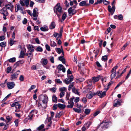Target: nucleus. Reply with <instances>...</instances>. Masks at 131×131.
I'll use <instances>...</instances> for the list:
<instances>
[{
	"label": "nucleus",
	"mask_w": 131,
	"mask_h": 131,
	"mask_svg": "<svg viewBox=\"0 0 131 131\" xmlns=\"http://www.w3.org/2000/svg\"><path fill=\"white\" fill-rule=\"evenodd\" d=\"M60 4L57 3L54 8V12L56 13L59 17L60 16L61 13L62 11V8L60 6Z\"/></svg>",
	"instance_id": "nucleus-1"
},
{
	"label": "nucleus",
	"mask_w": 131,
	"mask_h": 131,
	"mask_svg": "<svg viewBox=\"0 0 131 131\" xmlns=\"http://www.w3.org/2000/svg\"><path fill=\"white\" fill-rule=\"evenodd\" d=\"M0 13L3 15V18L4 20L7 19L6 17L9 15V13L7 10V8L4 7L0 10Z\"/></svg>",
	"instance_id": "nucleus-2"
},
{
	"label": "nucleus",
	"mask_w": 131,
	"mask_h": 131,
	"mask_svg": "<svg viewBox=\"0 0 131 131\" xmlns=\"http://www.w3.org/2000/svg\"><path fill=\"white\" fill-rule=\"evenodd\" d=\"M112 7L110 5L108 6V11L111 13V15H113L114 12L115 10V1L114 0L112 3Z\"/></svg>",
	"instance_id": "nucleus-3"
},
{
	"label": "nucleus",
	"mask_w": 131,
	"mask_h": 131,
	"mask_svg": "<svg viewBox=\"0 0 131 131\" xmlns=\"http://www.w3.org/2000/svg\"><path fill=\"white\" fill-rule=\"evenodd\" d=\"M67 78L63 81L64 83L67 84L70 83L73 80V77L72 75H67Z\"/></svg>",
	"instance_id": "nucleus-4"
},
{
	"label": "nucleus",
	"mask_w": 131,
	"mask_h": 131,
	"mask_svg": "<svg viewBox=\"0 0 131 131\" xmlns=\"http://www.w3.org/2000/svg\"><path fill=\"white\" fill-rule=\"evenodd\" d=\"M19 10L20 12L23 14H26L24 9L23 7H21L19 4L17 5L15 9V12H17Z\"/></svg>",
	"instance_id": "nucleus-5"
},
{
	"label": "nucleus",
	"mask_w": 131,
	"mask_h": 131,
	"mask_svg": "<svg viewBox=\"0 0 131 131\" xmlns=\"http://www.w3.org/2000/svg\"><path fill=\"white\" fill-rule=\"evenodd\" d=\"M39 101H41L44 103L46 104L48 101V97L43 95H40L39 97Z\"/></svg>",
	"instance_id": "nucleus-6"
},
{
	"label": "nucleus",
	"mask_w": 131,
	"mask_h": 131,
	"mask_svg": "<svg viewBox=\"0 0 131 131\" xmlns=\"http://www.w3.org/2000/svg\"><path fill=\"white\" fill-rule=\"evenodd\" d=\"M74 98V97H73L70 99V100H69L68 102V104L67 106V108H72L73 107L74 104L73 100Z\"/></svg>",
	"instance_id": "nucleus-7"
},
{
	"label": "nucleus",
	"mask_w": 131,
	"mask_h": 131,
	"mask_svg": "<svg viewBox=\"0 0 131 131\" xmlns=\"http://www.w3.org/2000/svg\"><path fill=\"white\" fill-rule=\"evenodd\" d=\"M108 123L107 122H102L100 124V126L101 127L100 128L101 130H103L108 127Z\"/></svg>",
	"instance_id": "nucleus-8"
},
{
	"label": "nucleus",
	"mask_w": 131,
	"mask_h": 131,
	"mask_svg": "<svg viewBox=\"0 0 131 131\" xmlns=\"http://www.w3.org/2000/svg\"><path fill=\"white\" fill-rule=\"evenodd\" d=\"M96 95H97L100 97V98H102L105 96L106 95V91H105L102 92L101 91H97L96 93Z\"/></svg>",
	"instance_id": "nucleus-9"
},
{
	"label": "nucleus",
	"mask_w": 131,
	"mask_h": 131,
	"mask_svg": "<svg viewBox=\"0 0 131 131\" xmlns=\"http://www.w3.org/2000/svg\"><path fill=\"white\" fill-rule=\"evenodd\" d=\"M72 7H70L68 10L69 15L71 16L75 14L76 12V10L74 9H72Z\"/></svg>",
	"instance_id": "nucleus-10"
},
{
	"label": "nucleus",
	"mask_w": 131,
	"mask_h": 131,
	"mask_svg": "<svg viewBox=\"0 0 131 131\" xmlns=\"http://www.w3.org/2000/svg\"><path fill=\"white\" fill-rule=\"evenodd\" d=\"M96 95V93L89 92L86 95V97L89 99H91L94 96Z\"/></svg>",
	"instance_id": "nucleus-11"
},
{
	"label": "nucleus",
	"mask_w": 131,
	"mask_h": 131,
	"mask_svg": "<svg viewBox=\"0 0 131 131\" xmlns=\"http://www.w3.org/2000/svg\"><path fill=\"white\" fill-rule=\"evenodd\" d=\"M12 107H15L16 109H19L21 108V106L19 102H15L11 104Z\"/></svg>",
	"instance_id": "nucleus-12"
},
{
	"label": "nucleus",
	"mask_w": 131,
	"mask_h": 131,
	"mask_svg": "<svg viewBox=\"0 0 131 131\" xmlns=\"http://www.w3.org/2000/svg\"><path fill=\"white\" fill-rule=\"evenodd\" d=\"M92 85H88L84 89V90L83 91V93H86L89 92L92 89Z\"/></svg>",
	"instance_id": "nucleus-13"
},
{
	"label": "nucleus",
	"mask_w": 131,
	"mask_h": 131,
	"mask_svg": "<svg viewBox=\"0 0 131 131\" xmlns=\"http://www.w3.org/2000/svg\"><path fill=\"white\" fill-rule=\"evenodd\" d=\"M7 85L8 89H10L14 88L15 85V84L13 82H9L7 83Z\"/></svg>",
	"instance_id": "nucleus-14"
},
{
	"label": "nucleus",
	"mask_w": 131,
	"mask_h": 131,
	"mask_svg": "<svg viewBox=\"0 0 131 131\" xmlns=\"http://www.w3.org/2000/svg\"><path fill=\"white\" fill-rule=\"evenodd\" d=\"M18 74H19V73H16L12 74L10 76V80L12 81L14 80H16L17 78Z\"/></svg>",
	"instance_id": "nucleus-15"
},
{
	"label": "nucleus",
	"mask_w": 131,
	"mask_h": 131,
	"mask_svg": "<svg viewBox=\"0 0 131 131\" xmlns=\"http://www.w3.org/2000/svg\"><path fill=\"white\" fill-rule=\"evenodd\" d=\"M5 7L7 9H9L11 11H12V9L14 7V6L11 3H9L8 4L5 5Z\"/></svg>",
	"instance_id": "nucleus-16"
},
{
	"label": "nucleus",
	"mask_w": 131,
	"mask_h": 131,
	"mask_svg": "<svg viewBox=\"0 0 131 131\" xmlns=\"http://www.w3.org/2000/svg\"><path fill=\"white\" fill-rule=\"evenodd\" d=\"M87 1H83L79 3V5L81 6H88L90 5L89 4L87 3Z\"/></svg>",
	"instance_id": "nucleus-17"
},
{
	"label": "nucleus",
	"mask_w": 131,
	"mask_h": 131,
	"mask_svg": "<svg viewBox=\"0 0 131 131\" xmlns=\"http://www.w3.org/2000/svg\"><path fill=\"white\" fill-rule=\"evenodd\" d=\"M25 55L28 57V59L30 60L31 61V59L33 58V54L31 53H26L25 54Z\"/></svg>",
	"instance_id": "nucleus-18"
},
{
	"label": "nucleus",
	"mask_w": 131,
	"mask_h": 131,
	"mask_svg": "<svg viewBox=\"0 0 131 131\" xmlns=\"http://www.w3.org/2000/svg\"><path fill=\"white\" fill-rule=\"evenodd\" d=\"M58 69L60 70H62L63 72H65L66 71V69L62 64L59 65L57 67Z\"/></svg>",
	"instance_id": "nucleus-19"
},
{
	"label": "nucleus",
	"mask_w": 131,
	"mask_h": 131,
	"mask_svg": "<svg viewBox=\"0 0 131 131\" xmlns=\"http://www.w3.org/2000/svg\"><path fill=\"white\" fill-rule=\"evenodd\" d=\"M121 105L120 100H115L114 101L113 106L114 107H117L118 106H119Z\"/></svg>",
	"instance_id": "nucleus-20"
},
{
	"label": "nucleus",
	"mask_w": 131,
	"mask_h": 131,
	"mask_svg": "<svg viewBox=\"0 0 131 131\" xmlns=\"http://www.w3.org/2000/svg\"><path fill=\"white\" fill-rule=\"evenodd\" d=\"M38 9L37 8H35L34 9L32 15L33 17L38 16Z\"/></svg>",
	"instance_id": "nucleus-21"
},
{
	"label": "nucleus",
	"mask_w": 131,
	"mask_h": 131,
	"mask_svg": "<svg viewBox=\"0 0 131 131\" xmlns=\"http://www.w3.org/2000/svg\"><path fill=\"white\" fill-rule=\"evenodd\" d=\"M34 47L32 45H29L28 48V49L29 51L30 52V53H32L34 51Z\"/></svg>",
	"instance_id": "nucleus-22"
},
{
	"label": "nucleus",
	"mask_w": 131,
	"mask_h": 131,
	"mask_svg": "<svg viewBox=\"0 0 131 131\" xmlns=\"http://www.w3.org/2000/svg\"><path fill=\"white\" fill-rule=\"evenodd\" d=\"M35 111L34 110H32L30 113L28 115L29 119L31 120L32 118L33 117L34 115V112Z\"/></svg>",
	"instance_id": "nucleus-23"
},
{
	"label": "nucleus",
	"mask_w": 131,
	"mask_h": 131,
	"mask_svg": "<svg viewBox=\"0 0 131 131\" xmlns=\"http://www.w3.org/2000/svg\"><path fill=\"white\" fill-rule=\"evenodd\" d=\"M100 79V77L99 76H98L96 77H94L92 78V79L93 82L95 83L99 81Z\"/></svg>",
	"instance_id": "nucleus-24"
},
{
	"label": "nucleus",
	"mask_w": 131,
	"mask_h": 131,
	"mask_svg": "<svg viewBox=\"0 0 131 131\" xmlns=\"http://www.w3.org/2000/svg\"><path fill=\"white\" fill-rule=\"evenodd\" d=\"M113 83L112 82H110L108 84H106V85L104 86V90H105L106 91H107L109 88V86L111 85Z\"/></svg>",
	"instance_id": "nucleus-25"
},
{
	"label": "nucleus",
	"mask_w": 131,
	"mask_h": 131,
	"mask_svg": "<svg viewBox=\"0 0 131 131\" xmlns=\"http://www.w3.org/2000/svg\"><path fill=\"white\" fill-rule=\"evenodd\" d=\"M40 29L42 31H45L48 30V28L47 26L44 25L43 27H41Z\"/></svg>",
	"instance_id": "nucleus-26"
},
{
	"label": "nucleus",
	"mask_w": 131,
	"mask_h": 131,
	"mask_svg": "<svg viewBox=\"0 0 131 131\" xmlns=\"http://www.w3.org/2000/svg\"><path fill=\"white\" fill-rule=\"evenodd\" d=\"M55 49L56 51L59 54H60L61 53H62V55L63 56L64 55V52L62 49V50H61L60 48H56Z\"/></svg>",
	"instance_id": "nucleus-27"
},
{
	"label": "nucleus",
	"mask_w": 131,
	"mask_h": 131,
	"mask_svg": "<svg viewBox=\"0 0 131 131\" xmlns=\"http://www.w3.org/2000/svg\"><path fill=\"white\" fill-rule=\"evenodd\" d=\"M58 59L60 61H62L63 64H65V60L64 57L60 56L58 57Z\"/></svg>",
	"instance_id": "nucleus-28"
},
{
	"label": "nucleus",
	"mask_w": 131,
	"mask_h": 131,
	"mask_svg": "<svg viewBox=\"0 0 131 131\" xmlns=\"http://www.w3.org/2000/svg\"><path fill=\"white\" fill-rule=\"evenodd\" d=\"M41 62L43 65H46L47 63L48 60L46 59L42 58L41 59Z\"/></svg>",
	"instance_id": "nucleus-29"
},
{
	"label": "nucleus",
	"mask_w": 131,
	"mask_h": 131,
	"mask_svg": "<svg viewBox=\"0 0 131 131\" xmlns=\"http://www.w3.org/2000/svg\"><path fill=\"white\" fill-rule=\"evenodd\" d=\"M72 92L75 93V94L78 95H79V92L78 90V89H77L75 88L74 87L72 89Z\"/></svg>",
	"instance_id": "nucleus-30"
},
{
	"label": "nucleus",
	"mask_w": 131,
	"mask_h": 131,
	"mask_svg": "<svg viewBox=\"0 0 131 131\" xmlns=\"http://www.w3.org/2000/svg\"><path fill=\"white\" fill-rule=\"evenodd\" d=\"M66 107V105L63 104H62L60 103L58 104V107L61 109H63Z\"/></svg>",
	"instance_id": "nucleus-31"
},
{
	"label": "nucleus",
	"mask_w": 131,
	"mask_h": 131,
	"mask_svg": "<svg viewBox=\"0 0 131 131\" xmlns=\"http://www.w3.org/2000/svg\"><path fill=\"white\" fill-rule=\"evenodd\" d=\"M55 26L56 25L54 22L52 21L49 26V28L50 29H52L55 28Z\"/></svg>",
	"instance_id": "nucleus-32"
},
{
	"label": "nucleus",
	"mask_w": 131,
	"mask_h": 131,
	"mask_svg": "<svg viewBox=\"0 0 131 131\" xmlns=\"http://www.w3.org/2000/svg\"><path fill=\"white\" fill-rule=\"evenodd\" d=\"M16 58L15 57H13L7 60V61L11 63H13L16 61Z\"/></svg>",
	"instance_id": "nucleus-33"
},
{
	"label": "nucleus",
	"mask_w": 131,
	"mask_h": 131,
	"mask_svg": "<svg viewBox=\"0 0 131 131\" xmlns=\"http://www.w3.org/2000/svg\"><path fill=\"white\" fill-rule=\"evenodd\" d=\"M25 55V53L23 50H21L20 51V53L19 58H23L24 57Z\"/></svg>",
	"instance_id": "nucleus-34"
},
{
	"label": "nucleus",
	"mask_w": 131,
	"mask_h": 131,
	"mask_svg": "<svg viewBox=\"0 0 131 131\" xmlns=\"http://www.w3.org/2000/svg\"><path fill=\"white\" fill-rule=\"evenodd\" d=\"M57 97L55 95H53L52 96L53 101L54 103H57Z\"/></svg>",
	"instance_id": "nucleus-35"
},
{
	"label": "nucleus",
	"mask_w": 131,
	"mask_h": 131,
	"mask_svg": "<svg viewBox=\"0 0 131 131\" xmlns=\"http://www.w3.org/2000/svg\"><path fill=\"white\" fill-rule=\"evenodd\" d=\"M73 110L75 112L78 113H80L81 112L82 110L81 108H73Z\"/></svg>",
	"instance_id": "nucleus-36"
},
{
	"label": "nucleus",
	"mask_w": 131,
	"mask_h": 131,
	"mask_svg": "<svg viewBox=\"0 0 131 131\" xmlns=\"http://www.w3.org/2000/svg\"><path fill=\"white\" fill-rule=\"evenodd\" d=\"M36 50L37 51L40 52H41L43 51V49L40 46L37 47Z\"/></svg>",
	"instance_id": "nucleus-37"
},
{
	"label": "nucleus",
	"mask_w": 131,
	"mask_h": 131,
	"mask_svg": "<svg viewBox=\"0 0 131 131\" xmlns=\"http://www.w3.org/2000/svg\"><path fill=\"white\" fill-rule=\"evenodd\" d=\"M44 127V125L43 124H42L39 127L37 128V130L38 131H40V130L43 129Z\"/></svg>",
	"instance_id": "nucleus-38"
},
{
	"label": "nucleus",
	"mask_w": 131,
	"mask_h": 131,
	"mask_svg": "<svg viewBox=\"0 0 131 131\" xmlns=\"http://www.w3.org/2000/svg\"><path fill=\"white\" fill-rule=\"evenodd\" d=\"M59 90L61 92H64V91H66L67 90V89L66 88L64 87H63L60 88Z\"/></svg>",
	"instance_id": "nucleus-39"
},
{
	"label": "nucleus",
	"mask_w": 131,
	"mask_h": 131,
	"mask_svg": "<svg viewBox=\"0 0 131 131\" xmlns=\"http://www.w3.org/2000/svg\"><path fill=\"white\" fill-rule=\"evenodd\" d=\"M62 112H60L59 113L57 114L55 116V117L57 118H59L62 115Z\"/></svg>",
	"instance_id": "nucleus-40"
},
{
	"label": "nucleus",
	"mask_w": 131,
	"mask_h": 131,
	"mask_svg": "<svg viewBox=\"0 0 131 131\" xmlns=\"http://www.w3.org/2000/svg\"><path fill=\"white\" fill-rule=\"evenodd\" d=\"M102 60L104 61H107V56L106 55L103 56L102 58Z\"/></svg>",
	"instance_id": "nucleus-41"
},
{
	"label": "nucleus",
	"mask_w": 131,
	"mask_h": 131,
	"mask_svg": "<svg viewBox=\"0 0 131 131\" xmlns=\"http://www.w3.org/2000/svg\"><path fill=\"white\" fill-rule=\"evenodd\" d=\"M50 46L51 47H54L57 46V44L54 41H51L50 43Z\"/></svg>",
	"instance_id": "nucleus-42"
},
{
	"label": "nucleus",
	"mask_w": 131,
	"mask_h": 131,
	"mask_svg": "<svg viewBox=\"0 0 131 131\" xmlns=\"http://www.w3.org/2000/svg\"><path fill=\"white\" fill-rule=\"evenodd\" d=\"M90 109H86L85 110L84 113L86 115H88L90 113Z\"/></svg>",
	"instance_id": "nucleus-43"
},
{
	"label": "nucleus",
	"mask_w": 131,
	"mask_h": 131,
	"mask_svg": "<svg viewBox=\"0 0 131 131\" xmlns=\"http://www.w3.org/2000/svg\"><path fill=\"white\" fill-rule=\"evenodd\" d=\"M67 16L66 13H64L62 15V19L64 21L66 18Z\"/></svg>",
	"instance_id": "nucleus-44"
},
{
	"label": "nucleus",
	"mask_w": 131,
	"mask_h": 131,
	"mask_svg": "<svg viewBox=\"0 0 131 131\" xmlns=\"http://www.w3.org/2000/svg\"><path fill=\"white\" fill-rule=\"evenodd\" d=\"M6 46V42L5 41L3 42L0 43V46L2 47H5Z\"/></svg>",
	"instance_id": "nucleus-45"
},
{
	"label": "nucleus",
	"mask_w": 131,
	"mask_h": 131,
	"mask_svg": "<svg viewBox=\"0 0 131 131\" xmlns=\"http://www.w3.org/2000/svg\"><path fill=\"white\" fill-rule=\"evenodd\" d=\"M111 75V80H112L113 78H114L116 76V73H112Z\"/></svg>",
	"instance_id": "nucleus-46"
},
{
	"label": "nucleus",
	"mask_w": 131,
	"mask_h": 131,
	"mask_svg": "<svg viewBox=\"0 0 131 131\" xmlns=\"http://www.w3.org/2000/svg\"><path fill=\"white\" fill-rule=\"evenodd\" d=\"M14 122L15 124V126L16 127L18 126V124L19 122V120L18 119H16L14 121Z\"/></svg>",
	"instance_id": "nucleus-47"
},
{
	"label": "nucleus",
	"mask_w": 131,
	"mask_h": 131,
	"mask_svg": "<svg viewBox=\"0 0 131 131\" xmlns=\"http://www.w3.org/2000/svg\"><path fill=\"white\" fill-rule=\"evenodd\" d=\"M21 5L23 6H24L25 5L24 0H20L19 1Z\"/></svg>",
	"instance_id": "nucleus-48"
},
{
	"label": "nucleus",
	"mask_w": 131,
	"mask_h": 131,
	"mask_svg": "<svg viewBox=\"0 0 131 131\" xmlns=\"http://www.w3.org/2000/svg\"><path fill=\"white\" fill-rule=\"evenodd\" d=\"M58 107V104H54L53 106V110H56L57 109Z\"/></svg>",
	"instance_id": "nucleus-49"
},
{
	"label": "nucleus",
	"mask_w": 131,
	"mask_h": 131,
	"mask_svg": "<svg viewBox=\"0 0 131 131\" xmlns=\"http://www.w3.org/2000/svg\"><path fill=\"white\" fill-rule=\"evenodd\" d=\"M103 0H97L96 2L94 3L95 5H96L97 4H100L102 3L103 2Z\"/></svg>",
	"instance_id": "nucleus-50"
},
{
	"label": "nucleus",
	"mask_w": 131,
	"mask_h": 131,
	"mask_svg": "<svg viewBox=\"0 0 131 131\" xmlns=\"http://www.w3.org/2000/svg\"><path fill=\"white\" fill-rule=\"evenodd\" d=\"M45 47L46 50L48 51H50V46L48 44H47L45 45Z\"/></svg>",
	"instance_id": "nucleus-51"
},
{
	"label": "nucleus",
	"mask_w": 131,
	"mask_h": 131,
	"mask_svg": "<svg viewBox=\"0 0 131 131\" xmlns=\"http://www.w3.org/2000/svg\"><path fill=\"white\" fill-rule=\"evenodd\" d=\"M91 123L90 122H88L87 123L84 124L85 125V127L87 128V129H88L89 127L90 126V125L91 124Z\"/></svg>",
	"instance_id": "nucleus-52"
},
{
	"label": "nucleus",
	"mask_w": 131,
	"mask_h": 131,
	"mask_svg": "<svg viewBox=\"0 0 131 131\" xmlns=\"http://www.w3.org/2000/svg\"><path fill=\"white\" fill-rule=\"evenodd\" d=\"M73 86L74 85L72 83L70 84L68 87V90L69 91H70L72 88L73 87Z\"/></svg>",
	"instance_id": "nucleus-53"
},
{
	"label": "nucleus",
	"mask_w": 131,
	"mask_h": 131,
	"mask_svg": "<svg viewBox=\"0 0 131 131\" xmlns=\"http://www.w3.org/2000/svg\"><path fill=\"white\" fill-rule=\"evenodd\" d=\"M70 96L69 94L67 92L66 94V99L67 100H69Z\"/></svg>",
	"instance_id": "nucleus-54"
},
{
	"label": "nucleus",
	"mask_w": 131,
	"mask_h": 131,
	"mask_svg": "<svg viewBox=\"0 0 131 131\" xmlns=\"http://www.w3.org/2000/svg\"><path fill=\"white\" fill-rule=\"evenodd\" d=\"M29 0H24L26 6L27 7L29 4Z\"/></svg>",
	"instance_id": "nucleus-55"
},
{
	"label": "nucleus",
	"mask_w": 131,
	"mask_h": 131,
	"mask_svg": "<svg viewBox=\"0 0 131 131\" xmlns=\"http://www.w3.org/2000/svg\"><path fill=\"white\" fill-rule=\"evenodd\" d=\"M24 77L23 75H21L19 78V80L21 81H23L24 80Z\"/></svg>",
	"instance_id": "nucleus-56"
},
{
	"label": "nucleus",
	"mask_w": 131,
	"mask_h": 131,
	"mask_svg": "<svg viewBox=\"0 0 131 131\" xmlns=\"http://www.w3.org/2000/svg\"><path fill=\"white\" fill-rule=\"evenodd\" d=\"M86 83L88 84V85H92V80H88V81H87L86 82Z\"/></svg>",
	"instance_id": "nucleus-57"
},
{
	"label": "nucleus",
	"mask_w": 131,
	"mask_h": 131,
	"mask_svg": "<svg viewBox=\"0 0 131 131\" xmlns=\"http://www.w3.org/2000/svg\"><path fill=\"white\" fill-rule=\"evenodd\" d=\"M9 44L10 46H12L14 44V41L13 39L11 38H10L9 40Z\"/></svg>",
	"instance_id": "nucleus-58"
},
{
	"label": "nucleus",
	"mask_w": 131,
	"mask_h": 131,
	"mask_svg": "<svg viewBox=\"0 0 131 131\" xmlns=\"http://www.w3.org/2000/svg\"><path fill=\"white\" fill-rule=\"evenodd\" d=\"M36 87V86L35 85H32L31 87L29 89L28 91L30 92L32 90L34 89Z\"/></svg>",
	"instance_id": "nucleus-59"
},
{
	"label": "nucleus",
	"mask_w": 131,
	"mask_h": 131,
	"mask_svg": "<svg viewBox=\"0 0 131 131\" xmlns=\"http://www.w3.org/2000/svg\"><path fill=\"white\" fill-rule=\"evenodd\" d=\"M123 17L122 15H119L118 16V19L120 20H122L123 19Z\"/></svg>",
	"instance_id": "nucleus-60"
},
{
	"label": "nucleus",
	"mask_w": 131,
	"mask_h": 131,
	"mask_svg": "<svg viewBox=\"0 0 131 131\" xmlns=\"http://www.w3.org/2000/svg\"><path fill=\"white\" fill-rule=\"evenodd\" d=\"M12 68L10 67H9L7 68V73H9L11 71Z\"/></svg>",
	"instance_id": "nucleus-61"
},
{
	"label": "nucleus",
	"mask_w": 131,
	"mask_h": 131,
	"mask_svg": "<svg viewBox=\"0 0 131 131\" xmlns=\"http://www.w3.org/2000/svg\"><path fill=\"white\" fill-rule=\"evenodd\" d=\"M65 93L64 92H61L60 93L59 96L60 98L62 97L64 95Z\"/></svg>",
	"instance_id": "nucleus-62"
},
{
	"label": "nucleus",
	"mask_w": 131,
	"mask_h": 131,
	"mask_svg": "<svg viewBox=\"0 0 131 131\" xmlns=\"http://www.w3.org/2000/svg\"><path fill=\"white\" fill-rule=\"evenodd\" d=\"M5 39V36H0V41H2L4 40Z\"/></svg>",
	"instance_id": "nucleus-63"
},
{
	"label": "nucleus",
	"mask_w": 131,
	"mask_h": 131,
	"mask_svg": "<svg viewBox=\"0 0 131 131\" xmlns=\"http://www.w3.org/2000/svg\"><path fill=\"white\" fill-rule=\"evenodd\" d=\"M6 118L8 121V122H9L12 119V117H10L9 116H7L6 117Z\"/></svg>",
	"instance_id": "nucleus-64"
}]
</instances>
